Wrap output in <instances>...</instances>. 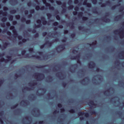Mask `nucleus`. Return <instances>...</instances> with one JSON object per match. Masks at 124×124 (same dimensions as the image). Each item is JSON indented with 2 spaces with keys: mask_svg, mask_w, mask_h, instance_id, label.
Segmentation results:
<instances>
[{
  "mask_svg": "<svg viewBox=\"0 0 124 124\" xmlns=\"http://www.w3.org/2000/svg\"><path fill=\"white\" fill-rule=\"evenodd\" d=\"M25 42H27V39H26L25 38H23L22 40V42L20 41L18 42V45H22V44H23V43H25Z\"/></svg>",
  "mask_w": 124,
  "mask_h": 124,
  "instance_id": "19",
  "label": "nucleus"
},
{
  "mask_svg": "<svg viewBox=\"0 0 124 124\" xmlns=\"http://www.w3.org/2000/svg\"><path fill=\"white\" fill-rule=\"evenodd\" d=\"M71 60H77V63L81 64V61H80V54H78L76 56H72L70 58Z\"/></svg>",
  "mask_w": 124,
  "mask_h": 124,
  "instance_id": "3",
  "label": "nucleus"
},
{
  "mask_svg": "<svg viewBox=\"0 0 124 124\" xmlns=\"http://www.w3.org/2000/svg\"><path fill=\"white\" fill-rule=\"evenodd\" d=\"M2 33H4V32H6L7 34L8 35H9V36H10V35H11V32H10V31H7V30L6 29H4L3 31L1 30V29L0 28V32H1Z\"/></svg>",
  "mask_w": 124,
  "mask_h": 124,
  "instance_id": "8",
  "label": "nucleus"
},
{
  "mask_svg": "<svg viewBox=\"0 0 124 124\" xmlns=\"http://www.w3.org/2000/svg\"><path fill=\"white\" fill-rule=\"evenodd\" d=\"M102 21L105 22V23H108V22L110 21V19L107 18L106 16L102 18Z\"/></svg>",
  "mask_w": 124,
  "mask_h": 124,
  "instance_id": "16",
  "label": "nucleus"
},
{
  "mask_svg": "<svg viewBox=\"0 0 124 124\" xmlns=\"http://www.w3.org/2000/svg\"><path fill=\"white\" fill-rule=\"evenodd\" d=\"M29 51L31 52V53H33V52H34V51L33 50V48H30L29 49Z\"/></svg>",
  "mask_w": 124,
  "mask_h": 124,
  "instance_id": "53",
  "label": "nucleus"
},
{
  "mask_svg": "<svg viewBox=\"0 0 124 124\" xmlns=\"http://www.w3.org/2000/svg\"><path fill=\"white\" fill-rule=\"evenodd\" d=\"M1 20L2 22H6V21L7 20V17H4L2 18Z\"/></svg>",
  "mask_w": 124,
  "mask_h": 124,
  "instance_id": "38",
  "label": "nucleus"
},
{
  "mask_svg": "<svg viewBox=\"0 0 124 124\" xmlns=\"http://www.w3.org/2000/svg\"><path fill=\"white\" fill-rule=\"evenodd\" d=\"M41 19L42 20L43 25H46L47 24L48 22L46 21V19H45V17L44 16H42Z\"/></svg>",
  "mask_w": 124,
  "mask_h": 124,
  "instance_id": "13",
  "label": "nucleus"
},
{
  "mask_svg": "<svg viewBox=\"0 0 124 124\" xmlns=\"http://www.w3.org/2000/svg\"><path fill=\"white\" fill-rule=\"evenodd\" d=\"M96 64L93 62H91V63H88V66L89 68H94L95 67Z\"/></svg>",
  "mask_w": 124,
  "mask_h": 124,
  "instance_id": "6",
  "label": "nucleus"
},
{
  "mask_svg": "<svg viewBox=\"0 0 124 124\" xmlns=\"http://www.w3.org/2000/svg\"><path fill=\"white\" fill-rule=\"evenodd\" d=\"M69 25H71V29H74V23L72 22L71 23H69Z\"/></svg>",
  "mask_w": 124,
  "mask_h": 124,
  "instance_id": "42",
  "label": "nucleus"
},
{
  "mask_svg": "<svg viewBox=\"0 0 124 124\" xmlns=\"http://www.w3.org/2000/svg\"><path fill=\"white\" fill-rule=\"evenodd\" d=\"M28 102H29V101L27 100H23L21 101L20 104H23V105L25 104V105H27L28 104Z\"/></svg>",
  "mask_w": 124,
  "mask_h": 124,
  "instance_id": "21",
  "label": "nucleus"
},
{
  "mask_svg": "<svg viewBox=\"0 0 124 124\" xmlns=\"http://www.w3.org/2000/svg\"><path fill=\"white\" fill-rule=\"evenodd\" d=\"M53 43H54V42H50L49 41H46V42L45 43V44L46 45H48V47H51L52 45H53Z\"/></svg>",
  "mask_w": 124,
  "mask_h": 124,
  "instance_id": "15",
  "label": "nucleus"
},
{
  "mask_svg": "<svg viewBox=\"0 0 124 124\" xmlns=\"http://www.w3.org/2000/svg\"><path fill=\"white\" fill-rule=\"evenodd\" d=\"M21 22H26V18L22 17V18H21Z\"/></svg>",
  "mask_w": 124,
  "mask_h": 124,
  "instance_id": "62",
  "label": "nucleus"
},
{
  "mask_svg": "<svg viewBox=\"0 0 124 124\" xmlns=\"http://www.w3.org/2000/svg\"><path fill=\"white\" fill-rule=\"evenodd\" d=\"M120 5H121V3H119L117 5L112 6L111 7V9H112V10H114V9H115L116 7H117V6H120Z\"/></svg>",
  "mask_w": 124,
  "mask_h": 124,
  "instance_id": "27",
  "label": "nucleus"
},
{
  "mask_svg": "<svg viewBox=\"0 0 124 124\" xmlns=\"http://www.w3.org/2000/svg\"><path fill=\"white\" fill-rule=\"evenodd\" d=\"M46 16L48 19H50L52 17V15L50 13L46 14Z\"/></svg>",
  "mask_w": 124,
  "mask_h": 124,
  "instance_id": "39",
  "label": "nucleus"
},
{
  "mask_svg": "<svg viewBox=\"0 0 124 124\" xmlns=\"http://www.w3.org/2000/svg\"><path fill=\"white\" fill-rule=\"evenodd\" d=\"M56 3L58 5H62V3L61 1H56Z\"/></svg>",
  "mask_w": 124,
  "mask_h": 124,
  "instance_id": "47",
  "label": "nucleus"
},
{
  "mask_svg": "<svg viewBox=\"0 0 124 124\" xmlns=\"http://www.w3.org/2000/svg\"><path fill=\"white\" fill-rule=\"evenodd\" d=\"M24 90H26V91H31V89L28 87H26L23 89V91H24Z\"/></svg>",
  "mask_w": 124,
  "mask_h": 124,
  "instance_id": "44",
  "label": "nucleus"
},
{
  "mask_svg": "<svg viewBox=\"0 0 124 124\" xmlns=\"http://www.w3.org/2000/svg\"><path fill=\"white\" fill-rule=\"evenodd\" d=\"M59 25V22L56 21L53 23V25L54 26V27H56V26H58Z\"/></svg>",
  "mask_w": 124,
  "mask_h": 124,
  "instance_id": "52",
  "label": "nucleus"
},
{
  "mask_svg": "<svg viewBox=\"0 0 124 124\" xmlns=\"http://www.w3.org/2000/svg\"><path fill=\"white\" fill-rule=\"evenodd\" d=\"M99 4H101V7H105L106 6V5H109L111 4V2L110 1H107L106 3H102L101 2H99Z\"/></svg>",
  "mask_w": 124,
  "mask_h": 124,
  "instance_id": "10",
  "label": "nucleus"
},
{
  "mask_svg": "<svg viewBox=\"0 0 124 124\" xmlns=\"http://www.w3.org/2000/svg\"><path fill=\"white\" fill-rule=\"evenodd\" d=\"M96 43H97V41H95L94 42H93L92 44L87 43V45H89V46H92L93 45H96Z\"/></svg>",
  "mask_w": 124,
  "mask_h": 124,
  "instance_id": "22",
  "label": "nucleus"
},
{
  "mask_svg": "<svg viewBox=\"0 0 124 124\" xmlns=\"http://www.w3.org/2000/svg\"><path fill=\"white\" fill-rule=\"evenodd\" d=\"M91 1L93 4H96L97 3V0H91Z\"/></svg>",
  "mask_w": 124,
  "mask_h": 124,
  "instance_id": "43",
  "label": "nucleus"
},
{
  "mask_svg": "<svg viewBox=\"0 0 124 124\" xmlns=\"http://www.w3.org/2000/svg\"><path fill=\"white\" fill-rule=\"evenodd\" d=\"M3 82H4V80H0V88L1 87V85L3 84Z\"/></svg>",
  "mask_w": 124,
  "mask_h": 124,
  "instance_id": "60",
  "label": "nucleus"
},
{
  "mask_svg": "<svg viewBox=\"0 0 124 124\" xmlns=\"http://www.w3.org/2000/svg\"><path fill=\"white\" fill-rule=\"evenodd\" d=\"M83 4V5H87V4H88V0H84Z\"/></svg>",
  "mask_w": 124,
  "mask_h": 124,
  "instance_id": "55",
  "label": "nucleus"
},
{
  "mask_svg": "<svg viewBox=\"0 0 124 124\" xmlns=\"http://www.w3.org/2000/svg\"><path fill=\"white\" fill-rule=\"evenodd\" d=\"M16 18V20H19L21 18V16L19 15H17L15 16Z\"/></svg>",
  "mask_w": 124,
  "mask_h": 124,
  "instance_id": "41",
  "label": "nucleus"
},
{
  "mask_svg": "<svg viewBox=\"0 0 124 124\" xmlns=\"http://www.w3.org/2000/svg\"><path fill=\"white\" fill-rule=\"evenodd\" d=\"M85 80H87L88 81H89V80H90V78H89V77H86L84 79L81 80L80 81L81 83H83V82H85Z\"/></svg>",
  "mask_w": 124,
  "mask_h": 124,
  "instance_id": "30",
  "label": "nucleus"
},
{
  "mask_svg": "<svg viewBox=\"0 0 124 124\" xmlns=\"http://www.w3.org/2000/svg\"><path fill=\"white\" fill-rule=\"evenodd\" d=\"M16 12H17V11H16V10H12L10 11V13H11V14H15Z\"/></svg>",
  "mask_w": 124,
  "mask_h": 124,
  "instance_id": "40",
  "label": "nucleus"
},
{
  "mask_svg": "<svg viewBox=\"0 0 124 124\" xmlns=\"http://www.w3.org/2000/svg\"><path fill=\"white\" fill-rule=\"evenodd\" d=\"M37 24H38V25H35V28H40V27L42 26V24H41V20L40 19H37L36 20Z\"/></svg>",
  "mask_w": 124,
  "mask_h": 124,
  "instance_id": "9",
  "label": "nucleus"
},
{
  "mask_svg": "<svg viewBox=\"0 0 124 124\" xmlns=\"http://www.w3.org/2000/svg\"><path fill=\"white\" fill-rule=\"evenodd\" d=\"M124 10V6H122L119 8V11L120 12H122V11H123Z\"/></svg>",
  "mask_w": 124,
  "mask_h": 124,
  "instance_id": "49",
  "label": "nucleus"
},
{
  "mask_svg": "<svg viewBox=\"0 0 124 124\" xmlns=\"http://www.w3.org/2000/svg\"><path fill=\"white\" fill-rule=\"evenodd\" d=\"M4 11L2 10H0V15H2L3 16H6L7 15V10H8V8L7 7H4L3 8Z\"/></svg>",
  "mask_w": 124,
  "mask_h": 124,
  "instance_id": "4",
  "label": "nucleus"
},
{
  "mask_svg": "<svg viewBox=\"0 0 124 124\" xmlns=\"http://www.w3.org/2000/svg\"><path fill=\"white\" fill-rule=\"evenodd\" d=\"M8 45H9V43L5 42L2 46V48H3L4 49H6V48H7Z\"/></svg>",
  "mask_w": 124,
  "mask_h": 124,
  "instance_id": "23",
  "label": "nucleus"
},
{
  "mask_svg": "<svg viewBox=\"0 0 124 124\" xmlns=\"http://www.w3.org/2000/svg\"><path fill=\"white\" fill-rule=\"evenodd\" d=\"M89 113L92 115H95V114H96V111H95L94 110H90Z\"/></svg>",
  "mask_w": 124,
  "mask_h": 124,
  "instance_id": "26",
  "label": "nucleus"
},
{
  "mask_svg": "<svg viewBox=\"0 0 124 124\" xmlns=\"http://www.w3.org/2000/svg\"><path fill=\"white\" fill-rule=\"evenodd\" d=\"M67 85V84L65 82H62V87H63V88H65V87H66V86Z\"/></svg>",
  "mask_w": 124,
  "mask_h": 124,
  "instance_id": "51",
  "label": "nucleus"
},
{
  "mask_svg": "<svg viewBox=\"0 0 124 124\" xmlns=\"http://www.w3.org/2000/svg\"><path fill=\"white\" fill-rule=\"evenodd\" d=\"M86 6L89 8H91V7H92V4L91 3H87Z\"/></svg>",
  "mask_w": 124,
  "mask_h": 124,
  "instance_id": "46",
  "label": "nucleus"
},
{
  "mask_svg": "<svg viewBox=\"0 0 124 124\" xmlns=\"http://www.w3.org/2000/svg\"><path fill=\"white\" fill-rule=\"evenodd\" d=\"M74 10H75V11H78V10H79V7L76 6L74 8Z\"/></svg>",
  "mask_w": 124,
  "mask_h": 124,
  "instance_id": "63",
  "label": "nucleus"
},
{
  "mask_svg": "<svg viewBox=\"0 0 124 124\" xmlns=\"http://www.w3.org/2000/svg\"><path fill=\"white\" fill-rule=\"evenodd\" d=\"M62 8H66V3H63L62 4Z\"/></svg>",
  "mask_w": 124,
  "mask_h": 124,
  "instance_id": "56",
  "label": "nucleus"
},
{
  "mask_svg": "<svg viewBox=\"0 0 124 124\" xmlns=\"http://www.w3.org/2000/svg\"><path fill=\"white\" fill-rule=\"evenodd\" d=\"M82 21H83L84 22L87 21V20H89V18L88 17H86V16H83L82 17Z\"/></svg>",
  "mask_w": 124,
  "mask_h": 124,
  "instance_id": "29",
  "label": "nucleus"
},
{
  "mask_svg": "<svg viewBox=\"0 0 124 124\" xmlns=\"http://www.w3.org/2000/svg\"><path fill=\"white\" fill-rule=\"evenodd\" d=\"M47 7H49L50 10H55V8L53 6H51V4H50V6H47Z\"/></svg>",
  "mask_w": 124,
  "mask_h": 124,
  "instance_id": "35",
  "label": "nucleus"
},
{
  "mask_svg": "<svg viewBox=\"0 0 124 124\" xmlns=\"http://www.w3.org/2000/svg\"><path fill=\"white\" fill-rule=\"evenodd\" d=\"M61 113H63V112H65V109L64 108H62L60 109Z\"/></svg>",
  "mask_w": 124,
  "mask_h": 124,
  "instance_id": "59",
  "label": "nucleus"
},
{
  "mask_svg": "<svg viewBox=\"0 0 124 124\" xmlns=\"http://www.w3.org/2000/svg\"><path fill=\"white\" fill-rule=\"evenodd\" d=\"M88 104H89V106L91 107V109L93 108V106H96V104H95L94 103V101H93V100L90 101ZM91 105H92V106Z\"/></svg>",
  "mask_w": 124,
  "mask_h": 124,
  "instance_id": "12",
  "label": "nucleus"
},
{
  "mask_svg": "<svg viewBox=\"0 0 124 124\" xmlns=\"http://www.w3.org/2000/svg\"><path fill=\"white\" fill-rule=\"evenodd\" d=\"M67 38L66 37H64L63 39L62 40V42H66Z\"/></svg>",
  "mask_w": 124,
  "mask_h": 124,
  "instance_id": "50",
  "label": "nucleus"
},
{
  "mask_svg": "<svg viewBox=\"0 0 124 124\" xmlns=\"http://www.w3.org/2000/svg\"><path fill=\"white\" fill-rule=\"evenodd\" d=\"M71 3H72V0H70L68 1V4L69 5V6L68 7V9L69 10H71V9H73V8H74V6H73V5H71Z\"/></svg>",
  "mask_w": 124,
  "mask_h": 124,
  "instance_id": "7",
  "label": "nucleus"
},
{
  "mask_svg": "<svg viewBox=\"0 0 124 124\" xmlns=\"http://www.w3.org/2000/svg\"><path fill=\"white\" fill-rule=\"evenodd\" d=\"M69 112L70 113H75V109H70V110H69Z\"/></svg>",
  "mask_w": 124,
  "mask_h": 124,
  "instance_id": "48",
  "label": "nucleus"
},
{
  "mask_svg": "<svg viewBox=\"0 0 124 124\" xmlns=\"http://www.w3.org/2000/svg\"><path fill=\"white\" fill-rule=\"evenodd\" d=\"M47 78H48V80H47V82H51L53 81V78L51 76H49Z\"/></svg>",
  "mask_w": 124,
  "mask_h": 124,
  "instance_id": "33",
  "label": "nucleus"
},
{
  "mask_svg": "<svg viewBox=\"0 0 124 124\" xmlns=\"http://www.w3.org/2000/svg\"><path fill=\"white\" fill-rule=\"evenodd\" d=\"M47 7H49L50 10H55V8L53 6H51V4H50V6H47Z\"/></svg>",
  "mask_w": 124,
  "mask_h": 124,
  "instance_id": "34",
  "label": "nucleus"
},
{
  "mask_svg": "<svg viewBox=\"0 0 124 124\" xmlns=\"http://www.w3.org/2000/svg\"><path fill=\"white\" fill-rule=\"evenodd\" d=\"M26 50H24L21 51V55H22V56H24V55H25V58H31V57H30L29 54H26Z\"/></svg>",
  "mask_w": 124,
  "mask_h": 124,
  "instance_id": "14",
  "label": "nucleus"
},
{
  "mask_svg": "<svg viewBox=\"0 0 124 124\" xmlns=\"http://www.w3.org/2000/svg\"><path fill=\"white\" fill-rule=\"evenodd\" d=\"M123 17V16L122 15H119L115 17V19H116L117 20H119V19H121Z\"/></svg>",
  "mask_w": 124,
  "mask_h": 124,
  "instance_id": "37",
  "label": "nucleus"
},
{
  "mask_svg": "<svg viewBox=\"0 0 124 124\" xmlns=\"http://www.w3.org/2000/svg\"><path fill=\"white\" fill-rule=\"evenodd\" d=\"M78 16L79 18H81L83 16V12H80L78 13Z\"/></svg>",
  "mask_w": 124,
  "mask_h": 124,
  "instance_id": "32",
  "label": "nucleus"
},
{
  "mask_svg": "<svg viewBox=\"0 0 124 124\" xmlns=\"http://www.w3.org/2000/svg\"><path fill=\"white\" fill-rule=\"evenodd\" d=\"M119 34H120V35H119L120 38H124V29H121V31L119 32Z\"/></svg>",
  "mask_w": 124,
  "mask_h": 124,
  "instance_id": "11",
  "label": "nucleus"
},
{
  "mask_svg": "<svg viewBox=\"0 0 124 124\" xmlns=\"http://www.w3.org/2000/svg\"><path fill=\"white\" fill-rule=\"evenodd\" d=\"M31 58H35L36 60H40L41 59V57L39 56V55H33L31 56Z\"/></svg>",
  "mask_w": 124,
  "mask_h": 124,
  "instance_id": "18",
  "label": "nucleus"
},
{
  "mask_svg": "<svg viewBox=\"0 0 124 124\" xmlns=\"http://www.w3.org/2000/svg\"><path fill=\"white\" fill-rule=\"evenodd\" d=\"M35 77H37L36 79L37 81H41L42 79H44L45 78V75L44 74L37 73L35 74L34 75Z\"/></svg>",
  "mask_w": 124,
  "mask_h": 124,
  "instance_id": "1",
  "label": "nucleus"
},
{
  "mask_svg": "<svg viewBox=\"0 0 124 124\" xmlns=\"http://www.w3.org/2000/svg\"><path fill=\"white\" fill-rule=\"evenodd\" d=\"M35 8L36 10H37V11L40 10V7L38 5L36 6L35 7Z\"/></svg>",
  "mask_w": 124,
  "mask_h": 124,
  "instance_id": "54",
  "label": "nucleus"
},
{
  "mask_svg": "<svg viewBox=\"0 0 124 124\" xmlns=\"http://www.w3.org/2000/svg\"><path fill=\"white\" fill-rule=\"evenodd\" d=\"M59 48H61L62 50H64V49H65V45H61L57 47V49H59Z\"/></svg>",
  "mask_w": 124,
  "mask_h": 124,
  "instance_id": "17",
  "label": "nucleus"
},
{
  "mask_svg": "<svg viewBox=\"0 0 124 124\" xmlns=\"http://www.w3.org/2000/svg\"><path fill=\"white\" fill-rule=\"evenodd\" d=\"M36 85H37V82H32V83H29V86H36Z\"/></svg>",
  "mask_w": 124,
  "mask_h": 124,
  "instance_id": "28",
  "label": "nucleus"
},
{
  "mask_svg": "<svg viewBox=\"0 0 124 124\" xmlns=\"http://www.w3.org/2000/svg\"><path fill=\"white\" fill-rule=\"evenodd\" d=\"M34 12H35L34 9H31L30 10V13L31 14H33V13H34Z\"/></svg>",
  "mask_w": 124,
  "mask_h": 124,
  "instance_id": "64",
  "label": "nucleus"
},
{
  "mask_svg": "<svg viewBox=\"0 0 124 124\" xmlns=\"http://www.w3.org/2000/svg\"><path fill=\"white\" fill-rule=\"evenodd\" d=\"M60 112V111L59 110H55L53 112V115H56V114H58Z\"/></svg>",
  "mask_w": 124,
  "mask_h": 124,
  "instance_id": "57",
  "label": "nucleus"
},
{
  "mask_svg": "<svg viewBox=\"0 0 124 124\" xmlns=\"http://www.w3.org/2000/svg\"><path fill=\"white\" fill-rule=\"evenodd\" d=\"M19 105L18 104H16L15 105L11 107V109H15V108H17Z\"/></svg>",
  "mask_w": 124,
  "mask_h": 124,
  "instance_id": "31",
  "label": "nucleus"
},
{
  "mask_svg": "<svg viewBox=\"0 0 124 124\" xmlns=\"http://www.w3.org/2000/svg\"><path fill=\"white\" fill-rule=\"evenodd\" d=\"M48 66V65H39V66H36V68H44V67H46Z\"/></svg>",
  "mask_w": 124,
  "mask_h": 124,
  "instance_id": "24",
  "label": "nucleus"
},
{
  "mask_svg": "<svg viewBox=\"0 0 124 124\" xmlns=\"http://www.w3.org/2000/svg\"><path fill=\"white\" fill-rule=\"evenodd\" d=\"M71 37H72V38H74V37H75V33H73L71 34Z\"/></svg>",
  "mask_w": 124,
  "mask_h": 124,
  "instance_id": "61",
  "label": "nucleus"
},
{
  "mask_svg": "<svg viewBox=\"0 0 124 124\" xmlns=\"http://www.w3.org/2000/svg\"><path fill=\"white\" fill-rule=\"evenodd\" d=\"M84 115L85 117H86V118H89V117L90 116V114L88 112H82V111H79L78 113V116L79 117H80V116H84Z\"/></svg>",
  "mask_w": 124,
  "mask_h": 124,
  "instance_id": "5",
  "label": "nucleus"
},
{
  "mask_svg": "<svg viewBox=\"0 0 124 124\" xmlns=\"http://www.w3.org/2000/svg\"><path fill=\"white\" fill-rule=\"evenodd\" d=\"M44 4H45L46 6H50V3L47 2V1L46 0H42Z\"/></svg>",
  "mask_w": 124,
  "mask_h": 124,
  "instance_id": "20",
  "label": "nucleus"
},
{
  "mask_svg": "<svg viewBox=\"0 0 124 124\" xmlns=\"http://www.w3.org/2000/svg\"><path fill=\"white\" fill-rule=\"evenodd\" d=\"M10 29L12 31V32H13L14 38H16V37H18V36L19 35H18V33L16 31V29H15V27H14V26H11Z\"/></svg>",
  "mask_w": 124,
  "mask_h": 124,
  "instance_id": "2",
  "label": "nucleus"
},
{
  "mask_svg": "<svg viewBox=\"0 0 124 124\" xmlns=\"http://www.w3.org/2000/svg\"><path fill=\"white\" fill-rule=\"evenodd\" d=\"M0 62H6V60L5 59H4V58L2 57L0 59Z\"/></svg>",
  "mask_w": 124,
  "mask_h": 124,
  "instance_id": "36",
  "label": "nucleus"
},
{
  "mask_svg": "<svg viewBox=\"0 0 124 124\" xmlns=\"http://www.w3.org/2000/svg\"><path fill=\"white\" fill-rule=\"evenodd\" d=\"M56 18L58 21H60V20H61V17L59 15L56 16Z\"/></svg>",
  "mask_w": 124,
  "mask_h": 124,
  "instance_id": "58",
  "label": "nucleus"
},
{
  "mask_svg": "<svg viewBox=\"0 0 124 124\" xmlns=\"http://www.w3.org/2000/svg\"><path fill=\"white\" fill-rule=\"evenodd\" d=\"M13 18H14L13 16H11V15L10 16H9V21H12L13 20Z\"/></svg>",
  "mask_w": 124,
  "mask_h": 124,
  "instance_id": "45",
  "label": "nucleus"
},
{
  "mask_svg": "<svg viewBox=\"0 0 124 124\" xmlns=\"http://www.w3.org/2000/svg\"><path fill=\"white\" fill-rule=\"evenodd\" d=\"M6 58L8 59V60H6V62H10V61L12 60V57L11 56H7Z\"/></svg>",
  "mask_w": 124,
  "mask_h": 124,
  "instance_id": "25",
  "label": "nucleus"
}]
</instances>
